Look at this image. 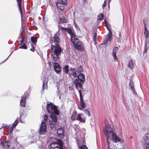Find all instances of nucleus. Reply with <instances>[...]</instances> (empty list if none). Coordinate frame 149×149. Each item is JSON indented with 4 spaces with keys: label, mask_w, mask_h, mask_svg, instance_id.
Segmentation results:
<instances>
[{
    "label": "nucleus",
    "mask_w": 149,
    "mask_h": 149,
    "mask_svg": "<svg viewBox=\"0 0 149 149\" xmlns=\"http://www.w3.org/2000/svg\"><path fill=\"white\" fill-rule=\"evenodd\" d=\"M89 19L88 17H85L83 18V21L85 22L87 21Z\"/></svg>",
    "instance_id": "c03bdc74"
},
{
    "label": "nucleus",
    "mask_w": 149,
    "mask_h": 149,
    "mask_svg": "<svg viewBox=\"0 0 149 149\" xmlns=\"http://www.w3.org/2000/svg\"><path fill=\"white\" fill-rule=\"evenodd\" d=\"M67 22L66 19L64 17L59 18V23L63 24L64 23H66Z\"/></svg>",
    "instance_id": "bb28decb"
},
{
    "label": "nucleus",
    "mask_w": 149,
    "mask_h": 149,
    "mask_svg": "<svg viewBox=\"0 0 149 149\" xmlns=\"http://www.w3.org/2000/svg\"><path fill=\"white\" fill-rule=\"evenodd\" d=\"M19 116L17 117L16 119L15 120H16V121H19V120H20V119H21V118H22V119H24L27 115V114H26V113L22 114V113H21V111L19 112Z\"/></svg>",
    "instance_id": "412c9836"
},
{
    "label": "nucleus",
    "mask_w": 149,
    "mask_h": 149,
    "mask_svg": "<svg viewBox=\"0 0 149 149\" xmlns=\"http://www.w3.org/2000/svg\"><path fill=\"white\" fill-rule=\"evenodd\" d=\"M118 48L117 47H115L113 50L112 54L115 60H117V58L116 56V52L118 51Z\"/></svg>",
    "instance_id": "aec40b11"
},
{
    "label": "nucleus",
    "mask_w": 149,
    "mask_h": 149,
    "mask_svg": "<svg viewBox=\"0 0 149 149\" xmlns=\"http://www.w3.org/2000/svg\"><path fill=\"white\" fill-rule=\"evenodd\" d=\"M57 142H53L48 145L49 149H63V143L60 139H58Z\"/></svg>",
    "instance_id": "423d86ee"
},
{
    "label": "nucleus",
    "mask_w": 149,
    "mask_h": 149,
    "mask_svg": "<svg viewBox=\"0 0 149 149\" xmlns=\"http://www.w3.org/2000/svg\"><path fill=\"white\" fill-rule=\"evenodd\" d=\"M77 90L79 93L80 98L83 97L81 91V90H78V89Z\"/></svg>",
    "instance_id": "a19ab883"
},
{
    "label": "nucleus",
    "mask_w": 149,
    "mask_h": 149,
    "mask_svg": "<svg viewBox=\"0 0 149 149\" xmlns=\"http://www.w3.org/2000/svg\"><path fill=\"white\" fill-rule=\"evenodd\" d=\"M62 51V49L58 44H56L55 45H52L51 48V55L54 61H58Z\"/></svg>",
    "instance_id": "20e7f679"
},
{
    "label": "nucleus",
    "mask_w": 149,
    "mask_h": 149,
    "mask_svg": "<svg viewBox=\"0 0 149 149\" xmlns=\"http://www.w3.org/2000/svg\"><path fill=\"white\" fill-rule=\"evenodd\" d=\"M61 3L63 5H66L67 3V0H61Z\"/></svg>",
    "instance_id": "ea45409f"
},
{
    "label": "nucleus",
    "mask_w": 149,
    "mask_h": 149,
    "mask_svg": "<svg viewBox=\"0 0 149 149\" xmlns=\"http://www.w3.org/2000/svg\"><path fill=\"white\" fill-rule=\"evenodd\" d=\"M143 24L145 26L144 27V35L146 37V38H148L149 37V32L148 31L147 29V28L146 26V24L143 22Z\"/></svg>",
    "instance_id": "4be33fe9"
},
{
    "label": "nucleus",
    "mask_w": 149,
    "mask_h": 149,
    "mask_svg": "<svg viewBox=\"0 0 149 149\" xmlns=\"http://www.w3.org/2000/svg\"><path fill=\"white\" fill-rule=\"evenodd\" d=\"M31 40L33 43L36 44L37 42V38L36 37L31 36Z\"/></svg>",
    "instance_id": "c756f323"
},
{
    "label": "nucleus",
    "mask_w": 149,
    "mask_h": 149,
    "mask_svg": "<svg viewBox=\"0 0 149 149\" xmlns=\"http://www.w3.org/2000/svg\"><path fill=\"white\" fill-rule=\"evenodd\" d=\"M63 70L66 74H68L69 71L70 70L69 65H65L63 68Z\"/></svg>",
    "instance_id": "393cba45"
},
{
    "label": "nucleus",
    "mask_w": 149,
    "mask_h": 149,
    "mask_svg": "<svg viewBox=\"0 0 149 149\" xmlns=\"http://www.w3.org/2000/svg\"><path fill=\"white\" fill-rule=\"evenodd\" d=\"M84 112L85 114L87 115L88 116H89L90 115V114L89 111L86 109L84 110Z\"/></svg>",
    "instance_id": "473e14b6"
},
{
    "label": "nucleus",
    "mask_w": 149,
    "mask_h": 149,
    "mask_svg": "<svg viewBox=\"0 0 149 149\" xmlns=\"http://www.w3.org/2000/svg\"><path fill=\"white\" fill-rule=\"evenodd\" d=\"M53 64L55 72L58 74H59L61 72V68L60 65L57 63H54Z\"/></svg>",
    "instance_id": "9b49d317"
},
{
    "label": "nucleus",
    "mask_w": 149,
    "mask_h": 149,
    "mask_svg": "<svg viewBox=\"0 0 149 149\" xmlns=\"http://www.w3.org/2000/svg\"><path fill=\"white\" fill-rule=\"evenodd\" d=\"M8 128L9 129V130H8V132H9V133L10 134L13 131V130H12V128H11V127H10V128Z\"/></svg>",
    "instance_id": "49530a36"
},
{
    "label": "nucleus",
    "mask_w": 149,
    "mask_h": 149,
    "mask_svg": "<svg viewBox=\"0 0 149 149\" xmlns=\"http://www.w3.org/2000/svg\"><path fill=\"white\" fill-rule=\"evenodd\" d=\"M131 90L134 94L135 95H136L137 94V93L135 90L134 88H133L132 89H131Z\"/></svg>",
    "instance_id": "37998d69"
},
{
    "label": "nucleus",
    "mask_w": 149,
    "mask_h": 149,
    "mask_svg": "<svg viewBox=\"0 0 149 149\" xmlns=\"http://www.w3.org/2000/svg\"><path fill=\"white\" fill-rule=\"evenodd\" d=\"M83 71V69L81 66H80L78 68L77 71L79 72H82Z\"/></svg>",
    "instance_id": "e433bc0d"
},
{
    "label": "nucleus",
    "mask_w": 149,
    "mask_h": 149,
    "mask_svg": "<svg viewBox=\"0 0 149 149\" xmlns=\"http://www.w3.org/2000/svg\"><path fill=\"white\" fill-rule=\"evenodd\" d=\"M77 112L76 111H74L71 116V119L73 120H76Z\"/></svg>",
    "instance_id": "a878e982"
},
{
    "label": "nucleus",
    "mask_w": 149,
    "mask_h": 149,
    "mask_svg": "<svg viewBox=\"0 0 149 149\" xmlns=\"http://www.w3.org/2000/svg\"><path fill=\"white\" fill-rule=\"evenodd\" d=\"M27 93H25L24 95H23L20 100V105L22 107H25L26 104V97Z\"/></svg>",
    "instance_id": "f8f14e48"
},
{
    "label": "nucleus",
    "mask_w": 149,
    "mask_h": 149,
    "mask_svg": "<svg viewBox=\"0 0 149 149\" xmlns=\"http://www.w3.org/2000/svg\"><path fill=\"white\" fill-rule=\"evenodd\" d=\"M143 139L145 143V149H149V134H146Z\"/></svg>",
    "instance_id": "9d476101"
},
{
    "label": "nucleus",
    "mask_w": 149,
    "mask_h": 149,
    "mask_svg": "<svg viewBox=\"0 0 149 149\" xmlns=\"http://www.w3.org/2000/svg\"><path fill=\"white\" fill-rule=\"evenodd\" d=\"M78 78L80 82L83 84L85 80V76L82 73H80L78 76Z\"/></svg>",
    "instance_id": "dca6fc26"
},
{
    "label": "nucleus",
    "mask_w": 149,
    "mask_h": 149,
    "mask_svg": "<svg viewBox=\"0 0 149 149\" xmlns=\"http://www.w3.org/2000/svg\"><path fill=\"white\" fill-rule=\"evenodd\" d=\"M19 122L20 123H23V122H22V120H21V118L20 120H19Z\"/></svg>",
    "instance_id": "603ef678"
},
{
    "label": "nucleus",
    "mask_w": 149,
    "mask_h": 149,
    "mask_svg": "<svg viewBox=\"0 0 149 149\" xmlns=\"http://www.w3.org/2000/svg\"><path fill=\"white\" fill-rule=\"evenodd\" d=\"M86 149H88V148L87 147Z\"/></svg>",
    "instance_id": "13d9d810"
},
{
    "label": "nucleus",
    "mask_w": 149,
    "mask_h": 149,
    "mask_svg": "<svg viewBox=\"0 0 149 149\" xmlns=\"http://www.w3.org/2000/svg\"><path fill=\"white\" fill-rule=\"evenodd\" d=\"M46 108L48 112L51 114L50 117L52 120L49 123L50 125L52 127H55L57 121V116L59 114L57 107L52 103L49 102L47 104Z\"/></svg>",
    "instance_id": "f257e3e1"
},
{
    "label": "nucleus",
    "mask_w": 149,
    "mask_h": 149,
    "mask_svg": "<svg viewBox=\"0 0 149 149\" xmlns=\"http://www.w3.org/2000/svg\"><path fill=\"white\" fill-rule=\"evenodd\" d=\"M86 0H83L84 2L85 3L86 2Z\"/></svg>",
    "instance_id": "6e6d98bb"
},
{
    "label": "nucleus",
    "mask_w": 149,
    "mask_h": 149,
    "mask_svg": "<svg viewBox=\"0 0 149 149\" xmlns=\"http://www.w3.org/2000/svg\"><path fill=\"white\" fill-rule=\"evenodd\" d=\"M56 5L58 7V8L61 10H63L64 9V7L63 6V5L61 3H56Z\"/></svg>",
    "instance_id": "c85d7f7f"
},
{
    "label": "nucleus",
    "mask_w": 149,
    "mask_h": 149,
    "mask_svg": "<svg viewBox=\"0 0 149 149\" xmlns=\"http://www.w3.org/2000/svg\"><path fill=\"white\" fill-rule=\"evenodd\" d=\"M36 136H34L30 137L31 142V143L36 142L37 144L38 145L39 148L40 149H45V146L43 145V142L39 139L37 140Z\"/></svg>",
    "instance_id": "0eeeda50"
},
{
    "label": "nucleus",
    "mask_w": 149,
    "mask_h": 149,
    "mask_svg": "<svg viewBox=\"0 0 149 149\" xmlns=\"http://www.w3.org/2000/svg\"><path fill=\"white\" fill-rule=\"evenodd\" d=\"M48 119V116L46 115L44 116V120H47Z\"/></svg>",
    "instance_id": "a18cd8bd"
},
{
    "label": "nucleus",
    "mask_w": 149,
    "mask_h": 149,
    "mask_svg": "<svg viewBox=\"0 0 149 149\" xmlns=\"http://www.w3.org/2000/svg\"><path fill=\"white\" fill-rule=\"evenodd\" d=\"M147 49V48H146V47H145L144 48V52H146Z\"/></svg>",
    "instance_id": "864d4df0"
},
{
    "label": "nucleus",
    "mask_w": 149,
    "mask_h": 149,
    "mask_svg": "<svg viewBox=\"0 0 149 149\" xmlns=\"http://www.w3.org/2000/svg\"><path fill=\"white\" fill-rule=\"evenodd\" d=\"M34 50H35V49H34V47L33 46H32V47L30 49V50L31 51H32L33 52H34Z\"/></svg>",
    "instance_id": "09e8293b"
},
{
    "label": "nucleus",
    "mask_w": 149,
    "mask_h": 149,
    "mask_svg": "<svg viewBox=\"0 0 149 149\" xmlns=\"http://www.w3.org/2000/svg\"><path fill=\"white\" fill-rule=\"evenodd\" d=\"M87 148L86 146L85 145H83V146H81L80 147V149H86Z\"/></svg>",
    "instance_id": "79ce46f5"
},
{
    "label": "nucleus",
    "mask_w": 149,
    "mask_h": 149,
    "mask_svg": "<svg viewBox=\"0 0 149 149\" xmlns=\"http://www.w3.org/2000/svg\"><path fill=\"white\" fill-rule=\"evenodd\" d=\"M47 131L46 124L45 122H42L40 128L39 133L40 135L44 134Z\"/></svg>",
    "instance_id": "6e6552de"
},
{
    "label": "nucleus",
    "mask_w": 149,
    "mask_h": 149,
    "mask_svg": "<svg viewBox=\"0 0 149 149\" xmlns=\"http://www.w3.org/2000/svg\"><path fill=\"white\" fill-rule=\"evenodd\" d=\"M134 64L132 61L131 60L129 63L128 67L130 68L131 69H133L134 68Z\"/></svg>",
    "instance_id": "cd10ccee"
},
{
    "label": "nucleus",
    "mask_w": 149,
    "mask_h": 149,
    "mask_svg": "<svg viewBox=\"0 0 149 149\" xmlns=\"http://www.w3.org/2000/svg\"><path fill=\"white\" fill-rule=\"evenodd\" d=\"M111 1V0H109V2L108 3V6H109V2H110Z\"/></svg>",
    "instance_id": "5fc2aeb1"
},
{
    "label": "nucleus",
    "mask_w": 149,
    "mask_h": 149,
    "mask_svg": "<svg viewBox=\"0 0 149 149\" xmlns=\"http://www.w3.org/2000/svg\"><path fill=\"white\" fill-rule=\"evenodd\" d=\"M10 142L8 140L1 141L0 143V145L4 149H8L10 147Z\"/></svg>",
    "instance_id": "1a4fd4ad"
},
{
    "label": "nucleus",
    "mask_w": 149,
    "mask_h": 149,
    "mask_svg": "<svg viewBox=\"0 0 149 149\" xmlns=\"http://www.w3.org/2000/svg\"><path fill=\"white\" fill-rule=\"evenodd\" d=\"M19 37L22 39V40L20 41V45H22V44L26 42V38L25 37H23L22 38V36H19Z\"/></svg>",
    "instance_id": "7c9ffc66"
},
{
    "label": "nucleus",
    "mask_w": 149,
    "mask_h": 149,
    "mask_svg": "<svg viewBox=\"0 0 149 149\" xmlns=\"http://www.w3.org/2000/svg\"><path fill=\"white\" fill-rule=\"evenodd\" d=\"M80 104L81 106V108H80L78 107V109L80 110H82V109L86 107L85 104L83 100V97L80 98Z\"/></svg>",
    "instance_id": "6ab92c4d"
},
{
    "label": "nucleus",
    "mask_w": 149,
    "mask_h": 149,
    "mask_svg": "<svg viewBox=\"0 0 149 149\" xmlns=\"http://www.w3.org/2000/svg\"><path fill=\"white\" fill-rule=\"evenodd\" d=\"M17 1L19 8V10H20V14L21 15H22V10L21 6L22 0H17Z\"/></svg>",
    "instance_id": "b1692460"
},
{
    "label": "nucleus",
    "mask_w": 149,
    "mask_h": 149,
    "mask_svg": "<svg viewBox=\"0 0 149 149\" xmlns=\"http://www.w3.org/2000/svg\"><path fill=\"white\" fill-rule=\"evenodd\" d=\"M74 83L75 84L76 88L77 89V88L79 87L83 89L82 87L83 84L81 82H79L77 79H76L74 81Z\"/></svg>",
    "instance_id": "2eb2a0df"
},
{
    "label": "nucleus",
    "mask_w": 149,
    "mask_h": 149,
    "mask_svg": "<svg viewBox=\"0 0 149 149\" xmlns=\"http://www.w3.org/2000/svg\"><path fill=\"white\" fill-rule=\"evenodd\" d=\"M18 123V121H16L15 120V122L13 123V125L12 126H10L11 128H12L13 127H15L17 125V124Z\"/></svg>",
    "instance_id": "f704fd0d"
},
{
    "label": "nucleus",
    "mask_w": 149,
    "mask_h": 149,
    "mask_svg": "<svg viewBox=\"0 0 149 149\" xmlns=\"http://www.w3.org/2000/svg\"><path fill=\"white\" fill-rule=\"evenodd\" d=\"M97 33H94L93 35V39L94 41L95 42V41H96L97 40Z\"/></svg>",
    "instance_id": "4c0bfd02"
},
{
    "label": "nucleus",
    "mask_w": 149,
    "mask_h": 149,
    "mask_svg": "<svg viewBox=\"0 0 149 149\" xmlns=\"http://www.w3.org/2000/svg\"><path fill=\"white\" fill-rule=\"evenodd\" d=\"M19 48L26 49H27V47L25 43L23 44V45L19 47Z\"/></svg>",
    "instance_id": "c9c22d12"
},
{
    "label": "nucleus",
    "mask_w": 149,
    "mask_h": 149,
    "mask_svg": "<svg viewBox=\"0 0 149 149\" xmlns=\"http://www.w3.org/2000/svg\"><path fill=\"white\" fill-rule=\"evenodd\" d=\"M64 130L63 128L60 127L58 129L57 131L58 135V136H64L63 134Z\"/></svg>",
    "instance_id": "a211bd4d"
},
{
    "label": "nucleus",
    "mask_w": 149,
    "mask_h": 149,
    "mask_svg": "<svg viewBox=\"0 0 149 149\" xmlns=\"http://www.w3.org/2000/svg\"><path fill=\"white\" fill-rule=\"evenodd\" d=\"M104 22L105 24V26L109 31V33L107 36V40L103 41V45H105V47H106L108 45V41L110 42L112 38V31L111 30L110 25L107 23L106 20H104Z\"/></svg>",
    "instance_id": "39448f33"
},
{
    "label": "nucleus",
    "mask_w": 149,
    "mask_h": 149,
    "mask_svg": "<svg viewBox=\"0 0 149 149\" xmlns=\"http://www.w3.org/2000/svg\"><path fill=\"white\" fill-rule=\"evenodd\" d=\"M12 53H10V54L9 55V56L7 57V58L3 62H5L7 60V59L8 58V57L10 56L11 55V54Z\"/></svg>",
    "instance_id": "8fccbe9b"
},
{
    "label": "nucleus",
    "mask_w": 149,
    "mask_h": 149,
    "mask_svg": "<svg viewBox=\"0 0 149 149\" xmlns=\"http://www.w3.org/2000/svg\"><path fill=\"white\" fill-rule=\"evenodd\" d=\"M97 19L99 20H102V13H101L100 15H98L97 16Z\"/></svg>",
    "instance_id": "72a5a7b5"
},
{
    "label": "nucleus",
    "mask_w": 149,
    "mask_h": 149,
    "mask_svg": "<svg viewBox=\"0 0 149 149\" xmlns=\"http://www.w3.org/2000/svg\"><path fill=\"white\" fill-rule=\"evenodd\" d=\"M102 44H100V46H102Z\"/></svg>",
    "instance_id": "4d7b16f0"
},
{
    "label": "nucleus",
    "mask_w": 149,
    "mask_h": 149,
    "mask_svg": "<svg viewBox=\"0 0 149 149\" xmlns=\"http://www.w3.org/2000/svg\"><path fill=\"white\" fill-rule=\"evenodd\" d=\"M107 1V0H105V1L103 4V7H105L106 5V4Z\"/></svg>",
    "instance_id": "de8ad7c7"
},
{
    "label": "nucleus",
    "mask_w": 149,
    "mask_h": 149,
    "mask_svg": "<svg viewBox=\"0 0 149 149\" xmlns=\"http://www.w3.org/2000/svg\"><path fill=\"white\" fill-rule=\"evenodd\" d=\"M24 31V29H23V31Z\"/></svg>",
    "instance_id": "052dcab7"
},
{
    "label": "nucleus",
    "mask_w": 149,
    "mask_h": 149,
    "mask_svg": "<svg viewBox=\"0 0 149 149\" xmlns=\"http://www.w3.org/2000/svg\"><path fill=\"white\" fill-rule=\"evenodd\" d=\"M130 138H132V136H131V137H130Z\"/></svg>",
    "instance_id": "bf43d9fd"
},
{
    "label": "nucleus",
    "mask_w": 149,
    "mask_h": 149,
    "mask_svg": "<svg viewBox=\"0 0 149 149\" xmlns=\"http://www.w3.org/2000/svg\"><path fill=\"white\" fill-rule=\"evenodd\" d=\"M129 86L131 89H132L133 88H134L133 82L131 80L130 81V82L129 83Z\"/></svg>",
    "instance_id": "2f4dec72"
},
{
    "label": "nucleus",
    "mask_w": 149,
    "mask_h": 149,
    "mask_svg": "<svg viewBox=\"0 0 149 149\" xmlns=\"http://www.w3.org/2000/svg\"><path fill=\"white\" fill-rule=\"evenodd\" d=\"M10 125H6L5 124H3L2 125V128H10Z\"/></svg>",
    "instance_id": "58836bf2"
},
{
    "label": "nucleus",
    "mask_w": 149,
    "mask_h": 149,
    "mask_svg": "<svg viewBox=\"0 0 149 149\" xmlns=\"http://www.w3.org/2000/svg\"><path fill=\"white\" fill-rule=\"evenodd\" d=\"M54 40L56 44H58L59 42L60 39L59 38V34L58 33L55 34L54 37Z\"/></svg>",
    "instance_id": "5701e85b"
},
{
    "label": "nucleus",
    "mask_w": 149,
    "mask_h": 149,
    "mask_svg": "<svg viewBox=\"0 0 149 149\" xmlns=\"http://www.w3.org/2000/svg\"><path fill=\"white\" fill-rule=\"evenodd\" d=\"M70 72L69 73L70 74L72 75L74 77H77L76 70L75 69L72 68H70Z\"/></svg>",
    "instance_id": "f3484780"
},
{
    "label": "nucleus",
    "mask_w": 149,
    "mask_h": 149,
    "mask_svg": "<svg viewBox=\"0 0 149 149\" xmlns=\"http://www.w3.org/2000/svg\"><path fill=\"white\" fill-rule=\"evenodd\" d=\"M61 29L64 31H67L70 35L71 37V40L73 44L74 48L80 51L84 50L83 44L82 42L80 41L79 39L77 37L75 34L73 32L70 28H67L63 27H61Z\"/></svg>",
    "instance_id": "f03ea898"
},
{
    "label": "nucleus",
    "mask_w": 149,
    "mask_h": 149,
    "mask_svg": "<svg viewBox=\"0 0 149 149\" xmlns=\"http://www.w3.org/2000/svg\"><path fill=\"white\" fill-rule=\"evenodd\" d=\"M84 115L82 113L79 114L77 116L76 120L79 121L80 122L85 123L86 118L83 117Z\"/></svg>",
    "instance_id": "ddd939ff"
},
{
    "label": "nucleus",
    "mask_w": 149,
    "mask_h": 149,
    "mask_svg": "<svg viewBox=\"0 0 149 149\" xmlns=\"http://www.w3.org/2000/svg\"><path fill=\"white\" fill-rule=\"evenodd\" d=\"M42 89V91H43L44 89H47L48 88L47 82L48 79L46 77L44 78L43 79Z\"/></svg>",
    "instance_id": "4468645a"
},
{
    "label": "nucleus",
    "mask_w": 149,
    "mask_h": 149,
    "mask_svg": "<svg viewBox=\"0 0 149 149\" xmlns=\"http://www.w3.org/2000/svg\"><path fill=\"white\" fill-rule=\"evenodd\" d=\"M104 124L105 125V129L104 131V133L107 136L108 147L109 148L110 142L108 140L111 136H112V141L115 143L120 142L121 141V139L116 134L113 132L107 121H105Z\"/></svg>",
    "instance_id": "7ed1b4c3"
},
{
    "label": "nucleus",
    "mask_w": 149,
    "mask_h": 149,
    "mask_svg": "<svg viewBox=\"0 0 149 149\" xmlns=\"http://www.w3.org/2000/svg\"><path fill=\"white\" fill-rule=\"evenodd\" d=\"M75 26L76 28H79L78 26H77V24H75Z\"/></svg>",
    "instance_id": "3c124183"
}]
</instances>
